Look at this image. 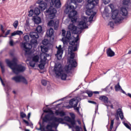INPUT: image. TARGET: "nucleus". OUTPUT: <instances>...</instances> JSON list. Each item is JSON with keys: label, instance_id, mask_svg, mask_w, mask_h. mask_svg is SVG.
<instances>
[{"label": "nucleus", "instance_id": "nucleus-49", "mask_svg": "<svg viewBox=\"0 0 131 131\" xmlns=\"http://www.w3.org/2000/svg\"><path fill=\"white\" fill-rule=\"evenodd\" d=\"M73 106H74V104H73V105H68V106H66V108H67V109H71V108H73Z\"/></svg>", "mask_w": 131, "mask_h": 131}, {"label": "nucleus", "instance_id": "nucleus-63", "mask_svg": "<svg viewBox=\"0 0 131 131\" xmlns=\"http://www.w3.org/2000/svg\"><path fill=\"white\" fill-rule=\"evenodd\" d=\"M78 124H81V122L80 121H78Z\"/></svg>", "mask_w": 131, "mask_h": 131}, {"label": "nucleus", "instance_id": "nucleus-43", "mask_svg": "<svg viewBox=\"0 0 131 131\" xmlns=\"http://www.w3.org/2000/svg\"><path fill=\"white\" fill-rule=\"evenodd\" d=\"M124 125H125V126L128 128V129H129L130 130H131V128L130 126H129V125H128V124L126 123H124Z\"/></svg>", "mask_w": 131, "mask_h": 131}, {"label": "nucleus", "instance_id": "nucleus-13", "mask_svg": "<svg viewBox=\"0 0 131 131\" xmlns=\"http://www.w3.org/2000/svg\"><path fill=\"white\" fill-rule=\"evenodd\" d=\"M48 26L54 27L55 30H58V27H59V20H53V19H50L48 23Z\"/></svg>", "mask_w": 131, "mask_h": 131}, {"label": "nucleus", "instance_id": "nucleus-52", "mask_svg": "<svg viewBox=\"0 0 131 131\" xmlns=\"http://www.w3.org/2000/svg\"><path fill=\"white\" fill-rule=\"evenodd\" d=\"M88 102L89 103H91V104H97V102L92 100H89Z\"/></svg>", "mask_w": 131, "mask_h": 131}, {"label": "nucleus", "instance_id": "nucleus-53", "mask_svg": "<svg viewBox=\"0 0 131 131\" xmlns=\"http://www.w3.org/2000/svg\"><path fill=\"white\" fill-rule=\"evenodd\" d=\"M1 29L3 33H5V30H4V27L2 25H1Z\"/></svg>", "mask_w": 131, "mask_h": 131}, {"label": "nucleus", "instance_id": "nucleus-54", "mask_svg": "<svg viewBox=\"0 0 131 131\" xmlns=\"http://www.w3.org/2000/svg\"><path fill=\"white\" fill-rule=\"evenodd\" d=\"M110 7V9H111L112 11H113V5L111 4L108 6Z\"/></svg>", "mask_w": 131, "mask_h": 131}, {"label": "nucleus", "instance_id": "nucleus-6", "mask_svg": "<svg viewBox=\"0 0 131 131\" xmlns=\"http://www.w3.org/2000/svg\"><path fill=\"white\" fill-rule=\"evenodd\" d=\"M66 9L64 10V13L69 14V18H72V17H75L77 15V11L74 10L75 7L70 5V2H67L65 5Z\"/></svg>", "mask_w": 131, "mask_h": 131}, {"label": "nucleus", "instance_id": "nucleus-16", "mask_svg": "<svg viewBox=\"0 0 131 131\" xmlns=\"http://www.w3.org/2000/svg\"><path fill=\"white\" fill-rule=\"evenodd\" d=\"M99 100L102 101V102H103L105 106H107V107H109V106H110V104H111V102L108 100V97H107L106 96H100L99 97Z\"/></svg>", "mask_w": 131, "mask_h": 131}, {"label": "nucleus", "instance_id": "nucleus-57", "mask_svg": "<svg viewBox=\"0 0 131 131\" xmlns=\"http://www.w3.org/2000/svg\"><path fill=\"white\" fill-rule=\"evenodd\" d=\"M31 115V114L30 113H29L28 114V119L29 120L30 118V116Z\"/></svg>", "mask_w": 131, "mask_h": 131}, {"label": "nucleus", "instance_id": "nucleus-12", "mask_svg": "<svg viewBox=\"0 0 131 131\" xmlns=\"http://www.w3.org/2000/svg\"><path fill=\"white\" fill-rule=\"evenodd\" d=\"M70 115L71 118L69 116H66L64 117V119L66 121L71 123L72 127H74V125H75V115L73 113H71L70 114Z\"/></svg>", "mask_w": 131, "mask_h": 131}, {"label": "nucleus", "instance_id": "nucleus-23", "mask_svg": "<svg viewBox=\"0 0 131 131\" xmlns=\"http://www.w3.org/2000/svg\"><path fill=\"white\" fill-rule=\"evenodd\" d=\"M23 34V32L22 31H15L13 33L11 34V36H10V38L12 37V36H15V35H22Z\"/></svg>", "mask_w": 131, "mask_h": 131}, {"label": "nucleus", "instance_id": "nucleus-21", "mask_svg": "<svg viewBox=\"0 0 131 131\" xmlns=\"http://www.w3.org/2000/svg\"><path fill=\"white\" fill-rule=\"evenodd\" d=\"M120 13L122 16H127V9L125 7H122L120 10Z\"/></svg>", "mask_w": 131, "mask_h": 131}, {"label": "nucleus", "instance_id": "nucleus-51", "mask_svg": "<svg viewBox=\"0 0 131 131\" xmlns=\"http://www.w3.org/2000/svg\"><path fill=\"white\" fill-rule=\"evenodd\" d=\"M24 122L27 124V125L29 126V122L28 121H26V120L24 119L23 120Z\"/></svg>", "mask_w": 131, "mask_h": 131}, {"label": "nucleus", "instance_id": "nucleus-46", "mask_svg": "<svg viewBox=\"0 0 131 131\" xmlns=\"http://www.w3.org/2000/svg\"><path fill=\"white\" fill-rule=\"evenodd\" d=\"M62 34L61 35L63 36V37H65L66 34V31L65 30H62Z\"/></svg>", "mask_w": 131, "mask_h": 131}, {"label": "nucleus", "instance_id": "nucleus-48", "mask_svg": "<svg viewBox=\"0 0 131 131\" xmlns=\"http://www.w3.org/2000/svg\"><path fill=\"white\" fill-rule=\"evenodd\" d=\"M111 0H103V2L105 5H107V4H109V2Z\"/></svg>", "mask_w": 131, "mask_h": 131}, {"label": "nucleus", "instance_id": "nucleus-27", "mask_svg": "<svg viewBox=\"0 0 131 131\" xmlns=\"http://www.w3.org/2000/svg\"><path fill=\"white\" fill-rule=\"evenodd\" d=\"M34 14L36 15V16H38L39 14H40V10L38 8H35L34 11Z\"/></svg>", "mask_w": 131, "mask_h": 131}, {"label": "nucleus", "instance_id": "nucleus-26", "mask_svg": "<svg viewBox=\"0 0 131 131\" xmlns=\"http://www.w3.org/2000/svg\"><path fill=\"white\" fill-rule=\"evenodd\" d=\"M48 50L49 49L48 48H47L46 46H41V51L42 53H43L42 54H46V53L48 52Z\"/></svg>", "mask_w": 131, "mask_h": 131}, {"label": "nucleus", "instance_id": "nucleus-24", "mask_svg": "<svg viewBox=\"0 0 131 131\" xmlns=\"http://www.w3.org/2000/svg\"><path fill=\"white\" fill-rule=\"evenodd\" d=\"M33 21H34L36 24H39V23L41 22V19L38 16H34L33 17Z\"/></svg>", "mask_w": 131, "mask_h": 131}, {"label": "nucleus", "instance_id": "nucleus-59", "mask_svg": "<svg viewBox=\"0 0 131 131\" xmlns=\"http://www.w3.org/2000/svg\"><path fill=\"white\" fill-rule=\"evenodd\" d=\"M121 91H122V93L123 94H124V95H126V93H125V92H124V91H123V90H122V89H121Z\"/></svg>", "mask_w": 131, "mask_h": 131}, {"label": "nucleus", "instance_id": "nucleus-30", "mask_svg": "<svg viewBox=\"0 0 131 131\" xmlns=\"http://www.w3.org/2000/svg\"><path fill=\"white\" fill-rule=\"evenodd\" d=\"M0 67L1 68L2 73H5V67L4 66V64H3V62H2V61H0Z\"/></svg>", "mask_w": 131, "mask_h": 131}, {"label": "nucleus", "instance_id": "nucleus-62", "mask_svg": "<svg viewBox=\"0 0 131 131\" xmlns=\"http://www.w3.org/2000/svg\"><path fill=\"white\" fill-rule=\"evenodd\" d=\"M110 107H111V108H112V109H113V105L111 104L110 105Z\"/></svg>", "mask_w": 131, "mask_h": 131}, {"label": "nucleus", "instance_id": "nucleus-4", "mask_svg": "<svg viewBox=\"0 0 131 131\" xmlns=\"http://www.w3.org/2000/svg\"><path fill=\"white\" fill-rule=\"evenodd\" d=\"M88 4L86 5V9H87L85 13L88 16H90L89 17V21L92 22L95 15L97 14L96 12H94L93 9L96 5L99 4V0H87Z\"/></svg>", "mask_w": 131, "mask_h": 131}, {"label": "nucleus", "instance_id": "nucleus-56", "mask_svg": "<svg viewBox=\"0 0 131 131\" xmlns=\"http://www.w3.org/2000/svg\"><path fill=\"white\" fill-rule=\"evenodd\" d=\"M0 80L3 84V85H5V83H4V81H3V79H2V77L0 76Z\"/></svg>", "mask_w": 131, "mask_h": 131}, {"label": "nucleus", "instance_id": "nucleus-32", "mask_svg": "<svg viewBox=\"0 0 131 131\" xmlns=\"http://www.w3.org/2000/svg\"><path fill=\"white\" fill-rule=\"evenodd\" d=\"M114 124V119L111 120V125L110 126V131L112 130V128H113V125Z\"/></svg>", "mask_w": 131, "mask_h": 131}, {"label": "nucleus", "instance_id": "nucleus-22", "mask_svg": "<svg viewBox=\"0 0 131 131\" xmlns=\"http://www.w3.org/2000/svg\"><path fill=\"white\" fill-rule=\"evenodd\" d=\"M41 59V63H46V61H47V54L42 53L40 55Z\"/></svg>", "mask_w": 131, "mask_h": 131}, {"label": "nucleus", "instance_id": "nucleus-40", "mask_svg": "<svg viewBox=\"0 0 131 131\" xmlns=\"http://www.w3.org/2000/svg\"><path fill=\"white\" fill-rule=\"evenodd\" d=\"M18 20H15L13 23V25L14 28H17V27H18Z\"/></svg>", "mask_w": 131, "mask_h": 131}, {"label": "nucleus", "instance_id": "nucleus-61", "mask_svg": "<svg viewBox=\"0 0 131 131\" xmlns=\"http://www.w3.org/2000/svg\"><path fill=\"white\" fill-rule=\"evenodd\" d=\"M78 3H81L82 2V0H76Z\"/></svg>", "mask_w": 131, "mask_h": 131}, {"label": "nucleus", "instance_id": "nucleus-5", "mask_svg": "<svg viewBox=\"0 0 131 131\" xmlns=\"http://www.w3.org/2000/svg\"><path fill=\"white\" fill-rule=\"evenodd\" d=\"M54 7L57 9L61 8V2L60 0H51L50 7L47 11V13L49 14V19H54L56 17L57 10Z\"/></svg>", "mask_w": 131, "mask_h": 131}, {"label": "nucleus", "instance_id": "nucleus-7", "mask_svg": "<svg viewBox=\"0 0 131 131\" xmlns=\"http://www.w3.org/2000/svg\"><path fill=\"white\" fill-rule=\"evenodd\" d=\"M54 71L56 76H60L62 80H66L67 78V75L63 73V70L62 69V66L61 64H56L54 67Z\"/></svg>", "mask_w": 131, "mask_h": 131}, {"label": "nucleus", "instance_id": "nucleus-50", "mask_svg": "<svg viewBox=\"0 0 131 131\" xmlns=\"http://www.w3.org/2000/svg\"><path fill=\"white\" fill-rule=\"evenodd\" d=\"M9 44L11 47H13V46H14V42L13 41V40L11 39L10 42H9Z\"/></svg>", "mask_w": 131, "mask_h": 131}, {"label": "nucleus", "instance_id": "nucleus-38", "mask_svg": "<svg viewBox=\"0 0 131 131\" xmlns=\"http://www.w3.org/2000/svg\"><path fill=\"white\" fill-rule=\"evenodd\" d=\"M45 64H46V63L42 62V63L38 65V67L40 68V69H43V68H45Z\"/></svg>", "mask_w": 131, "mask_h": 131}, {"label": "nucleus", "instance_id": "nucleus-17", "mask_svg": "<svg viewBox=\"0 0 131 131\" xmlns=\"http://www.w3.org/2000/svg\"><path fill=\"white\" fill-rule=\"evenodd\" d=\"M68 29L71 30V31L75 34H77V33H78V31H77V27L74 26L73 24H71L69 25Z\"/></svg>", "mask_w": 131, "mask_h": 131}, {"label": "nucleus", "instance_id": "nucleus-29", "mask_svg": "<svg viewBox=\"0 0 131 131\" xmlns=\"http://www.w3.org/2000/svg\"><path fill=\"white\" fill-rule=\"evenodd\" d=\"M115 90L116 92H118V91L121 90V86L119 85V83H118L115 86Z\"/></svg>", "mask_w": 131, "mask_h": 131}, {"label": "nucleus", "instance_id": "nucleus-39", "mask_svg": "<svg viewBox=\"0 0 131 131\" xmlns=\"http://www.w3.org/2000/svg\"><path fill=\"white\" fill-rule=\"evenodd\" d=\"M130 0H123V4L125 6H126L127 5H128L129 4V2Z\"/></svg>", "mask_w": 131, "mask_h": 131}, {"label": "nucleus", "instance_id": "nucleus-55", "mask_svg": "<svg viewBox=\"0 0 131 131\" xmlns=\"http://www.w3.org/2000/svg\"><path fill=\"white\" fill-rule=\"evenodd\" d=\"M55 114L56 115H60V112L59 111H55Z\"/></svg>", "mask_w": 131, "mask_h": 131}, {"label": "nucleus", "instance_id": "nucleus-45", "mask_svg": "<svg viewBox=\"0 0 131 131\" xmlns=\"http://www.w3.org/2000/svg\"><path fill=\"white\" fill-rule=\"evenodd\" d=\"M59 115L61 117H63V116H65L66 115V114H65V113L63 111H61L59 113Z\"/></svg>", "mask_w": 131, "mask_h": 131}, {"label": "nucleus", "instance_id": "nucleus-8", "mask_svg": "<svg viewBox=\"0 0 131 131\" xmlns=\"http://www.w3.org/2000/svg\"><path fill=\"white\" fill-rule=\"evenodd\" d=\"M64 37H66L67 39H70V45H71L70 46V47H75V46L76 45L75 43L76 42V43L77 44V48H78L79 45L77 41H78V39H79V35H77L76 37H71V32H70V31H68L67 32L66 35ZM71 41H73L74 44H73V45L70 44V42H71Z\"/></svg>", "mask_w": 131, "mask_h": 131}, {"label": "nucleus", "instance_id": "nucleus-44", "mask_svg": "<svg viewBox=\"0 0 131 131\" xmlns=\"http://www.w3.org/2000/svg\"><path fill=\"white\" fill-rule=\"evenodd\" d=\"M108 26L113 28L114 27V23H113V21H110L108 23Z\"/></svg>", "mask_w": 131, "mask_h": 131}, {"label": "nucleus", "instance_id": "nucleus-9", "mask_svg": "<svg viewBox=\"0 0 131 131\" xmlns=\"http://www.w3.org/2000/svg\"><path fill=\"white\" fill-rule=\"evenodd\" d=\"M112 18L115 20V23H120V22H121L123 20V17L120 15L118 10H115L113 11Z\"/></svg>", "mask_w": 131, "mask_h": 131}, {"label": "nucleus", "instance_id": "nucleus-15", "mask_svg": "<svg viewBox=\"0 0 131 131\" xmlns=\"http://www.w3.org/2000/svg\"><path fill=\"white\" fill-rule=\"evenodd\" d=\"M56 49H57V54H56V56L58 60H61L62 59V56L63 55V50L62 49V46L59 45L58 47H56Z\"/></svg>", "mask_w": 131, "mask_h": 131}, {"label": "nucleus", "instance_id": "nucleus-60", "mask_svg": "<svg viewBox=\"0 0 131 131\" xmlns=\"http://www.w3.org/2000/svg\"><path fill=\"white\" fill-rule=\"evenodd\" d=\"M93 94H99V92L98 91H94L93 92Z\"/></svg>", "mask_w": 131, "mask_h": 131}, {"label": "nucleus", "instance_id": "nucleus-33", "mask_svg": "<svg viewBox=\"0 0 131 131\" xmlns=\"http://www.w3.org/2000/svg\"><path fill=\"white\" fill-rule=\"evenodd\" d=\"M38 60H39V57L38 55H36L33 57V61L34 62H38Z\"/></svg>", "mask_w": 131, "mask_h": 131}, {"label": "nucleus", "instance_id": "nucleus-3", "mask_svg": "<svg viewBox=\"0 0 131 131\" xmlns=\"http://www.w3.org/2000/svg\"><path fill=\"white\" fill-rule=\"evenodd\" d=\"M6 63L15 74H19L20 72L25 71L26 69L24 66L21 64H17V58H13L12 61L7 59Z\"/></svg>", "mask_w": 131, "mask_h": 131}, {"label": "nucleus", "instance_id": "nucleus-37", "mask_svg": "<svg viewBox=\"0 0 131 131\" xmlns=\"http://www.w3.org/2000/svg\"><path fill=\"white\" fill-rule=\"evenodd\" d=\"M20 116L21 118H25L26 117V114L24 113L23 112H20Z\"/></svg>", "mask_w": 131, "mask_h": 131}, {"label": "nucleus", "instance_id": "nucleus-58", "mask_svg": "<svg viewBox=\"0 0 131 131\" xmlns=\"http://www.w3.org/2000/svg\"><path fill=\"white\" fill-rule=\"evenodd\" d=\"M26 26H29V21H28V20L26 21Z\"/></svg>", "mask_w": 131, "mask_h": 131}, {"label": "nucleus", "instance_id": "nucleus-35", "mask_svg": "<svg viewBox=\"0 0 131 131\" xmlns=\"http://www.w3.org/2000/svg\"><path fill=\"white\" fill-rule=\"evenodd\" d=\"M29 64L31 67H32L33 68H34V67H35V62L33 61V60L30 61Z\"/></svg>", "mask_w": 131, "mask_h": 131}, {"label": "nucleus", "instance_id": "nucleus-2", "mask_svg": "<svg viewBox=\"0 0 131 131\" xmlns=\"http://www.w3.org/2000/svg\"><path fill=\"white\" fill-rule=\"evenodd\" d=\"M70 45H74L73 41L70 42ZM75 46H69L68 48V53L70 55V58L69 59L70 64L64 67V70L66 72H70L72 70V68L77 66L76 61L74 60V57H75V53L73 52L77 51V43H75Z\"/></svg>", "mask_w": 131, "mask_h": 131}, {"label": "nucleus", "instance_id": "nucleus-25", "mask_svg": "<svg viewBox=\"0 0 131 131\" xmlns=\"http://www.w3.org/2000/svg\"><path fill=\"white\" fill-rule=\"evenodd\" d=\"M39 8L42 11H45L47 8V3L40 2Z\"/></svg>", "mask_w": 131, "mask_h": 131}, {"label": "nucleus", "instance_id": "nucleus-36", "mask_svg": "<svg viewBox=\"0 0 131 131\" xmlns=\"http://www.w3.org/2000/svg\"><path fill=\"white\" fill-rule=\"evenodd\" d=\"M70 19H71V21L73 23H75L77 20V18L75 17V16L70 17Z\"/></svg>", "mask_w": 131, "mask_h": 131}, {"label": "nucleus", "instance_id": "nucleus-1", "mask_svg": "<svg viewBox=\"0 0 131 131\" xmlns=\"http://www.w3.org/2000/svg\"><path fill=\"white\" fill-rule=\"evenodd\" d=\"M30 37L32 38L31 43H29V36L26 35L24 36V42L21 43L22 48L25 49L26 54H28L29 51L32 49V47L36 48L37 45V39L39 37L38 34L35 32H32L30 33Z\"/></svg>", "mask_w": 131, "mask_h": 131}, {"label": "nucleus", "instance_id": "nucleus-20", "mask_svg": "<svg viewBox=\"0 0 131 131\" xmlns=\"http://www.w3.org/2000/svg\"><path fill=\"white\" fill-rule=\"evenodd\" d=\"M106 54L107 55V57H114L115 56V52L112 51L111 48H108L106 50Z\"/></svg>", "mask_w": 131, "mask_h": 131}, {"label": "nucleus", "instance_id": "nucleus-47", "mask_svg": "<svg viewBox=\"0 0 131 131\" xmlns=\"http://www.w3.org/2000/svg\"><path fill=\"white\" fill-rule=\"evenodd\" d=\"M93 92L92 91H89L87 92V94L89 96V97H90L91 98V97H92V96H93Z\"/></svg>", "mask_w": 131, "mask_h": 131}, {"label": "nucleus", "instance_id": "nucleus-64", "mask_svg": "<svg viewBox=\"0 0 131 131\" xmlns=\"http://www.w3.org/2000/svg\"><path fill=\"white\" fill-rule=\"evenodd\" d=\"M83 128H84V130H86V128H85V126H84Z\"/></svg>", "mask_w": 131, "mask_h": 131}, {"label": "nucleus", "instance_id": "nucleus-10", "mask_svg": "<svg viewBox=\"0 0 131 131\" xmlns=\"http://www.w3.org/2000/svg\"><path fill=\"white\" fill-rule=\"evenodd\" d=\"M80 101H81V99L79 97L72 99L69 101V104L71 106H73L74 104L73 108L77 112H79V107H77V105H78V102Z\"/></svg>", "mask_w": 131, "mask_h": 131}, {"label": "nucleus", "instance_id": "nucleus-28", "mask_svg": "<svg viewBox=\"0 0 131 131\" xmlns=\"http://www.w3.org/2000/svg\"><path fill=\"white\" fill-rule=\"evenodd\" d=\"M36 31H37V33L38 34V33H40L41 31H42V28L41 27V26H37L36 29Z\"/></svg>", "mask_w": 131, "mask_h": 131}, {"label": "nucleus", "instance_id": "nucleus-34", "mask_svg": "<svg viewBox=\"0 0 131 131\" xmlns=\"http://www.w3.org/2000/svg\"><path fill=\"white\" fill-rule=\"evenodd\" d=\"M34 13V11H33V10L31 9L29 12V17H32L33 16V14Z\"/></svg>", "mask_w": 131, "mask_h": 131}, {"label": "nucleus", "instance_id": "nucleus-18", "mask_svg": "<svg viewBox=\"0 0 131 131\" xmlns=\"http://www.w3.org/2000/svg\"><path fill=\"white\" fill-rule=\"evenodd\" d=\"M119 115L121 119H123V113L120 108H119L117 110V114L115 115L116 120H119V117L118 116Z\"/></svg>", "mask_w": 131, "mask_h": 131}, {"label": "nucleus", "instance_id": "nucleus-42", "mask_svg": "<svg viewBox=\"0 0 131 131\" xmlns=\"http://www.w3.org/2000/svg\"><path fill=\"white\" fill-rule=\"evenodd\" d=\"M10 30H8L5 34V36L1 35V36H0V37H2V36L3 37H7V36L9 35V34H10Z\"/></svg>", "mask_w": 131, "mask_h": 131}, {"label": "nucleus", "instance_id": "nucleus-11", "mask_svg": "<svg viewBox=\"0 0 131 131\" xmlns=\"http://www.w3.org/2000/svg\"><path fill=\"white\" fill-rule=\"evenodd\" d=\"M86 22H88V17L86 16H83L82 17V20L79 22L78 28L81 30L88 28V26H86Z\"/></svg>", "mask_w": 131, "mask_h": 131}, {"label": "nucleus", "instance_id": "nucleus-41", "mask_svg": "<svg viewBox=\"0 0 131 131\" xmlns=\"http://www.w3.org/2000/svg\"><path fill=\"white\" fill-rule=\"evenodd\" d=\"M41 84H42V85H44V86H46V85H47V84H48V81L46 80H42Z\"/></svg>", "mask_w": 131, "mask_h": 131}, {"label": "nucleus", "instance_id": "nucleus-19", "mask_svg": "<svg viewBox=\"0 0 131 131\" xmlns=\"http://www.w3.org/2000/svg\"><path fill=\"white\" fill-rule=\"evenodd\" d=\"M46 35L48 37H52V39H54V29L51 28L48 30L46 32Z\"/></svg>", "mask_w": 131, "mask_h": 131}, {"label": "nucleus", "instance_id": "nucleus-31", "mask_svg": "<svg viewBox=\"0 0 131 131\" xmlns=\"http://www.w3.org/2000/svg\"><path fill=\"white\" fill-rule=\"evenodd\" d=\"M42 43L43 46H47L49 44V39H45L42 41Z\"/></svg>", "mask_w": 131, "mask_h": 131}, {"label": "nucleus", "instance_id": "nucleus-14", "mask_svg": "<svg viewBox=\"0 0 131 131\" xmlns=\"http://www.w3.org/2000/svg\"><path fill=\"white\" fill-rule=\"evenodd\" d=\"M12 80H14L16 82H23L25 84H28V82L25 78L23 77L22 76H16L12 78Z\"/></svg>", "mask_w": 131, "mask_h": 131}]
</instances>
